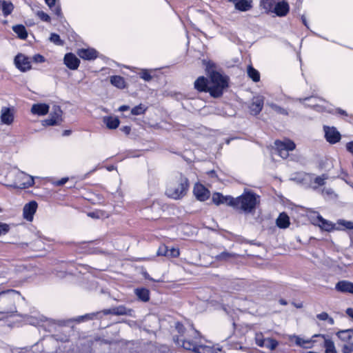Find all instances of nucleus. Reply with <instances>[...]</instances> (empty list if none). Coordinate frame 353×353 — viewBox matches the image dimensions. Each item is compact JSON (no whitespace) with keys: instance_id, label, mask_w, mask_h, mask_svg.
I'll return each instance as SVG.
<instances>
[{"instance_id":"de8ad7c7","label":"nucleus","mask_w":353,"mask_h":353,"mask_svg":"<svg viewBox=\"0 0 353 353\" xmlns=\"http://www.w3.org/2000/svg\"><path fill=\"white\" fill-rule=\"evenodd\" d=\"M141 77L145 81H149L152 79V76L147 70H142L140 73Z\"/></svg>"},{"instance_id":"69168bd1","label":"nucleus","mask_w":353,"mask_h":353,"mask_svg":"<svg viewBox=\"0 0 353 353\" xmlns=\"http://www.w3.org/2000/svg\"><path fill=\"white\" fill-rule=\"evenodd\" d=\"M108 170L109 171H112V170H114V167H113V166L108 167Z\"/></svg>"},{"instance_id":"e433bc0d","label":"nucleus","mask_w":353,"mask_h":353,"mask_svg":"<svg viewBox=\"0 0 353 353\" xmlns=\"http://www.w3.org/2000/svg\"><path fill=\"white\" fill-rule=\"evenodd\" d=\"M316 318L320 321H327L330 325H333L334 323V319L330 317L326 312H322L317 314Z\"/></svg>"},{"instance_id":"37998d69","label":"nucleus","mask_w":353,"mask_h":353,"mask_svg":"<svg viewBox=\"0 0 353 353\" xmlns=\"http://www.w3.org/2000/svg\"><path fill=\"white\" fill-rule=\"evenodd\" d=\"M50 41L56 45H62L60 37L57 34L52 33L50 37Z\"/></svg>"},{"instance_id":"49530a36","label":"nucleus","mask_w":353,"mask_h":353,"mask_svg":"<svg viewBox=\"0 0 353 353\" xmlns=\"http://www.w3.org/2000/svg\"><path fill=\"white\" fill-rule=\"evenodd\" d=\"M9 230V225L3 223H0V236L7 234Z\"/></svg>"},{"instance_id":"7c9ffc66","label":"nucleus","mask_w":353,"mask_h":353,"mask_svg":"<svg viewBox=\"0 0 353 353\" xmlns=\"http://www.w3.org/2000/svg\"><path fill=\"white\" fill-rule=\"evenodd\" d=\"M110 83L115 87L122 89L125 87V79L121 76H112L110 77Z\"/></svg>"},{"instance_id":"8fccbe9b","label":"nucleus","mask_w":353,"mask_h":353,"mask_svg":"<svg viewBox=\"0 0 353 353\" xmlns=\"http://www.w3.org/2000/svg\"><path fill=\"white\" fill-rule=\"evenodd\" d=\"M68 181V177H64V178H62L60 180L54 181L52 183L54 185H57V186H61V185H64Z\"/></svg>"},{"instance_id":"79ce46f5","label":"nucleus","mask_w":353,"mask_h":353,"mask_svg":"<svg viewBox=\"0 0 353 353\" xmlns=\"http://www.w3.org/2000/svg\"><path fill=\"white\" fill-rule=\"evenodd\" d=\"M180 254L179 250L176 248H168V252L167 254V257L169 258H176L178 257Z\"/></svg>"},{"instance_id":"603ef678","label":"nucleus","mask_w":353,"mask_h":353,"mask_svg":"<svg viewBox=\"0 0 353 353\" xmlns=\"http://www.w3.org/2000/svg\"><path fill=\"white\" fill-rule=\"evenodd\" d=\"M310 106L313 107L315 108L317 111H322L323 108L321 105H319L318 104H316L314 101H312L310 104H309Z\"/></svg>"},{"instance_id":"4d7b16f0","label":"nucleus","mask_w":353,"mask_h":353,"mask_svg":"<svg viewBox=\"0 0 353 353\" xmlns=\"http://www.w3.org/2000/svg\"><path fill=\"white\" fill-rule=\"evenodd\" d=\"M130 109V107L128 105H121V107H119V111L120 112H123V111H126V110H128Z\"/></svg>"},{"instance_id":"2eb2a0df","label":"nucleus","mask_w":353,"mask_h":353,"mask_svg":"<svg viewBox=\"0 0 353 353\" xmlns=\"http://www.w3.org/2000/svg\"><path fill=\"white\" fill-rule=\"evenodd\" d=\"M314 337H316L323 343L325 353H337L334 341L327 335L315 334Z\"/></svg>"},{"instance_id":"1a4fd4ad","label":"nucleus","mask_w":353,"mask_h":353,"mask_svg":"<svg viewBox=\"0 0 353 353\" xmlns=\"http://www.w3.org/2000/svg\"><path fill=\"white\" fill-rule=\"evenodd\" d=\"M274 145L279 155L283 159H286L289 156V152L295 149V143L290 139L276 141Z\"/></svg>"},{"instance_id":"dca6fc26","label":"nucleus","mask_w":353,"mask_h":353,"mask_svg":"<svg viewBox=\"0 0 353 353\" xmlns=\"http://www.w3.org/2000/svg\"><path fill=\"white\" fill-rule=\"evenodd\" d=\"M16 67L21 72H26L31 68L30 61L28 57L22 54H19L14 59Z\"/></svg>"},{"instance_id":"9d476101","label":"nucleus","mask_w":353,"mask_h":353,"mask_svg":"<svg viewBox=\"0 0 353 353\" xmlns=\"http://www.w3.org/2000/svg\"><path fill=\"white\" fill-rule=\"evenodd\" d=\"M309 218L312 224L319 226L323 230L330 232L334 228V225L332 222L324 219L320 214L315 212H311L309 215Z\"/></svg>"},{"instance_id":"338daca9","label":"nucleus","mask_w":353,"mask_h":353,"mask_svg":"<svg viewBox=\"0 0 353 353\" xmlns=\"http://www.w3.org/2000/svg\"><path fill=\"white\" fill-rule=\"evenodd\" d=\"M296 307H299V308H300V307H302V305H301V304H300V305H296Z\"/></svg>"},{"instance_id":"a211bd4d","label":"nucleus","mask_w":353,"mask_h":353,"mask_svg":"<svg viewBox=\"0 0 353 353\" xmlns=\"http://www.w3.org/2000/svg\"><path fill=\"white\" fill-rule=\"evenodd\" d=\"M195 197L200 201H206L210 196V191L202 184H195L193 190Z\"/></svg>"},{"instance_id":"6e6552de","label":"nucleus","mask_w":353,"mask_h":353,"mask_svg":"<svg viewBox=\"0 0 353 353\" xmlns=\"http://www.w3.org/2000/svg\"><path fill=\"white\" fill-rule=\"evenodd\" d=\"M338 337L344 343L343 353H352L353 352V330H341L337 332Z\"/></svg>"},{"instance_id":"473e14b6","label":"nucleus","mask_w":353,"mask_h":353,"mask_svg":"<svg viewBox=\"0 0 353 353\" xmlns=\"http://www.w3.org/2000/svg\"><path fill=\"white\" fill-rule=\"evenodd\" d=\"M276 224L281 228H288L290 224L288 216L284 213L281 214L276 219Z\"/></svg>"},{"instance_id":"5701e85b","label":"nucleus","mask_w":353,"mask_h":353,"mask_svg":"<svg viewBox=\"0 0 353 353\" xmlns=\"http://www.w3.org/2000/svg\"><path fill=\"white\" fill-rule=\"evenodd\" d=\"M78 55L83 59L92 60L97 57L98 53L93 48H81L77 51Z\"/></svg>"},{"instance_id":"774afa93","label":"nucleus","mask_w":353,"mask_h":353,"mask_svg":"<svg viewBox=\"0 0 353 353\" xmlns=\"http://www.w3.org/2000/svg\"><path fill=\"white\" fill-rule=\"evenodd\" d=\"M281 303H282V304H285L286 303H285V302H284V301H282V302H281Z\"/></svg>"},{"instance_id":"5fc2aeb1","label":"nucleus","mask_w":353,"mask_h":353,"mask_svg":"<svg viewBox=\"0 0 353 353\" xmlns=\"http://www.w3.org/2000/svg\"><path fill=\"white\" fill-rule=\"evenodd\" d=\"M93 315L94 314H87L85 316H79L77 320L79 321H80L81 320H83V319H91V316H93Z\"/></svg>"},{"instance_id":"e2e57ef3","label":"nucleus","mask_w":353,"mask_h":353,"mask_svg":"<svg viewBox=\"0 0 353 353\" xmlns=\"http://www.w3.org/2000/svg\"><path fill=\"white\" fill-rule=\"evenodd\" d=\"M228 1H230V2H232L234 4V6H235L236 1H238L239 0H228Z\"/></svg>"},{"instance_id":"680f3d73","label":"nucleus","mask_w":353,"mask_h":353,"mask_svg":"<svg viewBox=\"0 0 353 353\" xmlns=\"http://www.w3.org/2000/svg\"><path fill=\"white\" fill-rule=\"evenodd\" d=\"M302 21H303V23L307 26V23H306V20H305V18L304 17H302Z\"/></svg>"},{"instance_id":"6e6d98bb","label":"nucleus","mask_w":353,"mask_h":353,"mask_svg":"<svg viewBox=\"0 0 353 353\" xmlns=\"http://www.w3.org/2000/svg\"><path fill=\"white\" fill-rule=\"evenodd\" d=\"M346 314L353 319V308H348L346 310Z\"/></svg>"},{"instance_id":"13d9d810","label":"nucleus","mask_w":353,"mask_h":353,"mask_svg":"<svg viewBox=\"0 0 353 353\" xmlns=\"http://www.w3.org/2000/svg\"><path fill=\"white\" fill-rule=\"evenodd\" d=\"M91 217H93V218H99L100 217V215H99V212H91L88 214Z\"/></svg>"},{"instance_id":"ddd939ff","label":"nucleus","mask_w":353,"mask_h":353,"mask_svg":"<svg viewBox=\"0 0 353 353\" xmlns=\"http://www.w3.org/2000/svg\"><path fill=\"white\" fill-rule=\"evenodd\" d=\"M255 342L257 345L261 347H266L270 350H274L278 346L277 341L272 338H264L262 333H256L255 335Z\"/></svg>"},{"instance_id":"393cba45","label":"nucleus","mask_w":353,"mask_h":353,"mask_svg":"<svg viewBox=\"0 0 353 353\" xmlns=\"http://www.w3.org/2000/svg\"><path fill=\"white\" fill-rule=\"evenodd\" d=\"M337 291L343 293L353 294V283L347 281H341L336 284Z\"/></svg>"},{"instance_id":"72a5a7b5","label":"nucleus","mask_w":353,"mask_h":353,"mask_svg":"<svg viewBox=\"0 0 353 353\" xmlns=\"http://www.w3.org/2000/svg\"><path fill=\"white\" fill-rule=\"evenodd\" d=\"M135 294L138 298L143 301H148L150 299L149 290L145 288H138L135 290Z\"/></svg>"},{"instance_id":"c9c22d12","label":"nucleus","mask_w":353,"mask_h":353,"mask_svg":"<svg viewBox=\"0 0 353 353\" xmlns=\"http://www.w3.org/2000/svg\"><path fill=\"white\" fill-rule=\"evenodd\" d=\"M247 73L248 77L252 79L254 82H258L260 80L259 72L254 69L252 65H249L247 68Z\"/></svg>"},{"instance_id":"6ab92c4d","label":"nucleus","mask_w":353,"mask_h":353,"mask_svg":"<svg viewBox=\"0 0 353 353\" xmlns=\"http://www.w3.org/2000/svg\"><path fill=\"white\" fill-rule=\"evenodd\" d=\"M37 208V203L35 201H31L26 204L23 210V218L27 221H31L33 219V216L36 212Z\"/></svg>"},{"instance_id":"2f4dec72","label":"nucleus","mask_w":353,"mask_h":353,"mask_svg":"<svg viewBox=\"0 0 353 353\" xmlns=\"http://www.w3.org/2000/svg\"><path fill=\"white\" fill-rule=\"evenodd\" d=\"M13 31L21 39H26L28 37V32L23 25H17L12 27Z\"/></svg>"},{"instance_id":"f3484780","label":"nucleus","mask_w":353,"mask_h":353,"mask_svg":"<svg viewBox=\"0 0 353 353\" xmlns=\"http://www.w3.org/2000/svg\"><path fill=\"white\" fill-rule=\"evenodd\" d=\"M325 137L330 143L334 144L341 139V134L334 127L324 126Z\"/></svg>"},{"instance_id":"bb28decb","label":"nucleus","mask_w":353,"mask_h":353,"mask_svg":"<svg viewBox=\"0 0 353 353\" xmlns=\"http://www.w3.org/2000/svg\"><path fill=\"white\" fill-rule=\"evenodd\" d=\"M194 88L200 92H208L209 81L205 77H200L195 81Z\"/></svg>"},{"instance_id":"a878e982","label":"nucleus","mask_w":353,"mask_h":353,"mask_svg":"<svg viewBox=\"0 0 353 353\" xmlns=\"http://www.w3.org/2000/svg\"><path fill=\"white\" fill-rule=\"evenodd\" d=\"M132 310L126 309L123 306H119L117 307H114L109 310H105L103 311L105 314H114V315H132Z\"/></svg>"},{"instance_id":"412c9836","label":"nucleus","mask_w":353,"mask_h":353,"mask_svg":"<svg viewBox=\"0 0 353 353\" xmlns=\"http://www.w3.org/2000/svg\"><path fill=\"white\" fill-rule=\"evenodd\" d=\"M264 103V98L262 96L254 97L250 105V112L252 114H258L262 110Z\"/></svg>"},{"instance_id":"ea45409f","label":"nucleus","mask_w":353,"mask_h":353,"mask_svg":"<svg viewBox=\"0 0 353 353\" xmlns=\"http://www.w3.org/2000/svg\"><path fill=\"white\" fill-rule=\"evenodd\" d=\"M36 16H37L41 21L45 22L50 21V17L42 10H37L35 12Z\"/></svg>"},{"instance_id":"423d86ee","label":"nucleus","mask_w":353,"mask_h":353,"mask_svg":"<svg viewBox=\"0 0 353 353\" xmlns=\"http://www.w3.org/2000/svg\"><path fill=\"white\" fill-rule=\"evenodd\" d=\"M19 298V294L14 290H8L0 293V305L4 313H12L14 312V301Z\"/></svg>"},{"instance_id":"0eeeda50","label":"nucleus","mask_w":353,"mask_h":353,"mask_svg":"<svg viewBox=\"0 0 353 353\" xmlns=\"http://www.w3.org/2000/svg\"><path fill=\"white\" fill-rule=\"evenodd\" d=\"M34 183V177L32 176L23 172L18 171L15 174L12 186L17 188L26 189L32 186Z\"/></svg>"},{"instance_id":"4468645a","label":"nucleus","mask_w":353,"mask_h":353,"mask_svg":"<svg viewBox=\"0 0 353 353\" xmlns=\"http://www.w3.org/2000/svg\"><path fill=\"white\" fill-rule=\"evenodd\" d=\"M315 337L314 336L312 339H304L299 336L291 335L289 336V340L290 341L294 342L295 344L298 346H300L303 348H312L316 342V340L314 339Z\"/></svg>"},{"instance_id":"bf43d9fd","label":"nucleus","mask_w":353,"mask_h":353,"mask_svg":"<svg viewBox=\"0 0 353 353\" xmlns=\"http://www.w3.org/2000/svg\"><path fill=\"white\" fill-rule=\"evenodd\" d=\"M298 100L300 102L303 103V101H307V100H309V101H316L317 99H315V98L310 97V98H305V99H299Z\"/></svg>"},{"instance_id":"7ed1b4c3","label":"nucleus","mask_w":353,"mask_h":353,"mask_svg":"<svg viewBox=\"0 0 353 353\" xmlns=\"http://www.w3.org/2000/svg\"><path fill=\"white\" fill-rule=\"evenodd\" d=\"M259 203L260 199L258 195L252 192H245L242 195L234 198L232 207L241 210L245 214H252Z\"/></svg>"},{"instance_id":"a18cd8bd","label":"nucleus","mask_w":353,"mask_h":353,"mask_svg":"<svg viewBox=\"0 0 353 353\" xmlns=\"http://www.w3.org/2000/svg\"><path fill=\"white\" fill-rule=\"evenodd\" d=\"M168 252V247L165 245H161L157 250V255L167 256Z\"/></svg>"},{"instance_id":"864d4df0","label":"nucleus","mask_w":353,"mask_h":353,"mask_svg":"<svg viewBox=\"0 0 353 353\" xmlns=\"http://www.w3.org/2000/svg\"><path fill=\"white\" fill-rule=\"evenodd\" d=\"M347 150L353 154V141L349 142L346 145Z\"/></svg>"},{"instance_id":"f704fd0d","label":"nucleus","mask_w":353,"mask_h":353,"mask_svg":"<svg viewBox=\"0 0 353 353\" xmlns=\"http://www.w3.org/2000/svg\"><path fill=\"white\" fill-rule=\"evenodd\" d=\"M50 9L57 16L61 14V10L59 6L56 5L57 0H44Z\"/></svg>"},{"instance_id":"052dcab7","label":"nucleus","mask_w":353,"mask_h":353,"mask_svg":"<svg viewBox=\"0 0 353 353\" xmlns=\"http://www.w3.org/2000/svg\"><path fill=\"white\" fill-rule=\"evenodd\" d=\"M123 131L126 133H129L130 132V128L128 127H124L123 128Z\"/></svg>"},{"instance_id":"aec40b11","label":"nucleus","mask_w":353,"mask_h":353,"mask_svg":"<svg viewBox=\"0 0 353 353\" xmlns=\"http://www.w3.org/2000/svg\"><path fill=\"white\" fill-rule=\"evenodd\" d=\"M212 201L214 204L219 205L220 204H227L232 206L234 198L230 196H223L221 193L216 192L212 194Z\"/></svg>"},{"instance_id":"cd10ccee","label":"nucleus","mask_w":353,"mask_h":353,"mask_svg":"<svg viewBox=\"0 0 353 353\" xmlns=\"http://www.w3.org/2000/svg\"><path fill=\"white\" fill-rule=\"evenodd\" d=\"M103 121L109 129H116L119 125V119L117 117L107 116L103 118Z\"/></svg>"},{"instance_id":"c03bdc74","label":"nucleus","mask_w":353,"mask_h":353,"mask_svg":"<svg viewBox=\"0 0 353 353\" xmlns=\"http://www.w3.org/2000/svg\"><path fill=\"white\" fill-rule=\"evenodd\" d=\"M338 225L346 229H353V222L345 220H340L338 221Z\"/></svg>"},{"instance_id":"f257e3e1","label":"nucleus","mask_w":353,"mask_h":353,"mask_svg":"<svg viewBox=\"0 0 353 353\" xmlns=\"http://www.w3.org/2000/svg\"><path fill=\"white\" fill-rule=\"evenodd\" d=\"M176 328L181 336L174 338V340L178 345L183 347L184 349L196 353H221L220 348L201 344L200 341H198L199 334L194 329L190 328L184 335L185 328L181 324L177 323Z\"/></svg>"},{"instance_id":"4be33fe9","label":"nucleus","mask_w":353,"mask_h":353,"mask_svg":"<svg viewBox=\"0 0 353 353\" xmlns=\"http://www.w3.org/2000/svg\"><path fill=\"white\" fill-rule=\"evenodd\" d=\"M49 108V105L46 103H34L32 105L30 112L34 115L44 116L48 112Z\"/></svg>"},{"instance_id":"f8f14e48","label":"nucleus","mask_w":353,"mask_h":353,"mask_svg":"<svg viewBox=\"0 0 353 353\" xmlns=\"http://www.w3.org/2000/svg\"><path fill=\"white\" fill-rule=\"evenodd\" d=\"M15 110L13 107L3 106L0 110V121L2 124L11 125L14 121Z\"/></svg>"},{"instance_id":"58836bf2","label":"nucleus","mask_w":353,"mask_h":353,"mask_svg":"<svg viewBox=\"0 0 353 353\" xmlns=\"http://www.w3.org/2000/svg\"><path fill=\"white\" fill-rule=\"evenodd\" d=\"M267 105L269 106L274 111L282 114H288V112L283 108L279 107V105L274 104L272 103H267Z\"/></svg>"},{"instance_id":"c756f323","label":"nucleus","mask_w":353,"mask_h":353,"mask_svg":"<svg viewBox=\"0 0 353 353\" xmlns=\"http://www.w3.org/2000/svg\"><path fill=\"white\" fill-rule=\"evenodd\" d=\"M252 7V0H239L236 3L235 8L242 11L245 12L251 9Z\"/></svg>"},{"instance_id":"0e129e2a","label":"nucleus","mask_w":353,"mask_h":353,"mask_svg":"<svg viewBox=\"0 0 353 353\" xmlns=\"http://www.w3.org/2000/svg\"><path fill=\"white\" fill-rule=\"evenodd\" d=\"M339 112L341 113V114H345V112L344 110H339Z\"/></svg>"},{"instance_id":"9b49d317","label":"nucleus","mask_w":353,"mask_h":353,"mask_svg":"<svg viewBox=\"0 0 353 353\" xmlns=\"http://www.w3.org/2000/svg\"><path fill=\"white\" fill-rule=\"evenodd\" d=\"M62 114L63 112L61 108L58 105H54L50 114L49 118L43 120L42 121V125L45 126H52L60 124V123L62 121Z\"/></svg>"},{"instance_id":"20e7f679","label":"nucleus","mask_w":353,"mask_h":353,"mask_svg":"<svg viewBox=\"0 0 353 353\" xmlns=\"http://www.w3.org/2000/svg\"><path fill=\"white\" fill-rule=\"evenodd\" d=\"M188 187V179L185 176H176L168 183L165 194L170 198L179 199L186 194Z\"/></svg>"},{"instance_id":"09e8293b","label":"nucleus","mask_w":353,"mask_h":353,"mask_svg":"<svg viewBox=\"0 0 353 353\" xmlns=\"http://www.w3.org/2000/svg\"><path fill=\"white\" fill-rule=\"evenodd\" d=\"M325 179H326V177L324 175L316 177L314 179V182H315V183L317 184V185L315 186L314 188H316L317 186L323 185Z\"/></svg>"},{"instance_id":"3c124183","label":"nucleus","mask_w":353,"mask_h":353,"mask_svg":"<svg viewBox=\"0 0 353 353\" xmlns=\"http://www.w3.org/2000/svg\"><path fill=\"white\" fill-rule=\"evenodd\" d=\"M33 61L37 63H43L45 61V58L41 54H36L32 58Z\"/></svg>"},{"instance_id":"c85d7f7f","label":"nucleus","mask_w":353,"mask_h":353,"mask_svg":"<svg viewBox=\"0 0 353 353\" xmlns=\"http://www.w3.org/2000/svg\"><path fill=\"white\" fill-rule=\"evenodd\" d=\"M0 9L1 10L4 16H8L12 13V12L14 10V5L12 2L6 1V0H1L0 1Z\"/></svg>"},{"instance_id":"39448f33","label":"nucleus","mask_w":353,"mask_h":353,"mask_svg":"<svg viewBox=\"0 0 353 353\" xmlns=\"http://www.w3.org/2000/svg\"><path fill=\"white\" fill-rule=\"evenodd\" d=\"M260 6L268 13L284 17L289 12V5L284 0H261Z\"/></svg>"},{"instance_id":"f03ea898","label":"nucleus","mask_w":353,"mask_h":353,"mask_svg":"<svg viewBox=\"0 0 353 353\" xmlns=\"http://www.w3.org/2000/svg\"><path fill=\"white\" fill-rule=\"evenodd\" d=\"M214 64L208 62L206 70L210 76L208 92L214 98L221 97L228 86V79L220 73L213 70Z\"/></svg>"},{"instance_id":"4c0bfd02","label":"nucleus","mask_w":353,"mask_h":353,"mask_svg":"<svg viewBox=\"0 0 353 353\" xmlns=\"http://www.w3.org/2000/svg\"><path fill=\"white\" fill-rule=\"evenodd\" d=\"M235 256H236V254L234 253H230L228 252H223L222 253H221L219 255H218L216 256V259L218 260L227 261L230 259L234 258Z\"/></svg>"},{"instance_id":"b1692460","label":"nucleus","mask_w":353,"mask_h":353,"mask_svg":"<svg viewBox=\"0 0 353 353\" xmlns=\"http://www.w3.org/2000/svg\"><path fill=\"white\" fill-rule=\"evenodd\" d=\"M64 63L71 70H76L79 65V59L73 54L68 53L65 55Z\"/></svg>"},{"instance_id":"a19ab883","label":"nucleus","mask_w":353,"mask_h":353,"mask_svg":"<svg viewBox=\"0 0 353 353\" xmlns=\"http://www.w3.org/2000/svg\"><path fill=\"white\" fill-rule=\"evenodd\" d=\"M145 110H146V108H145V106L140 104V105L133 108L131 110V113L133 115H140V114H143L144 112L145 111Z\"/></svg>"}]
</instances>
